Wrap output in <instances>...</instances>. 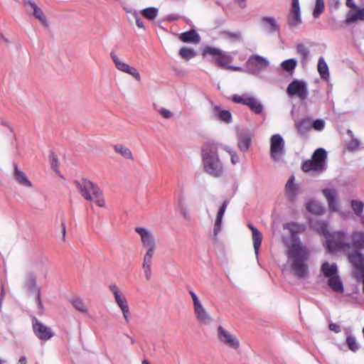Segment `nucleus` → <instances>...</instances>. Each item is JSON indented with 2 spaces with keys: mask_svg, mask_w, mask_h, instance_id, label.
<instances>
[{
  "mask_svg": "<svg viewBox=\"0 0 364 364\" xmlns=\"http://www.w3.org/2000/svg\"><path fill=\"white\" fill-rule=\"evenodd\" d=\"M311 226L326 238V248L329 252L343 250L348 252L352 248L355 251L364 249V232L353 231L350 235V242H348V236L343 230L331 233L328 230V223L323 220L311 222Z\"/></svg>",
  "mask_w": 364,
  "mask_h": 364,
  "instance_id": "f257e3e1",
  "label": "nucleus"
},
{
  "mask_svg": "<svg viewBox=\"0 0 364 364\" xmlns=\"http://www.w3.org/2000/svg\"><path fill=\"white\" fill-rule=\"evenodd\" d=\"M309 255V250L299 242H294L290 245L287 256L291 259V268L296 277L304 278L308 276L309 267L306 262Z\"/></svg>",
  "mask_w": 364,
  "mask_h": 364,
  "instance_id": "f03ea898",
  "label": "nucleus"
},
{
  "mask_svg": "<svg viewBox=\"0 0 364 364\" xmlns=\"http://www.w3.org/2000/svg\"><path fill=\"white\" fill-rule=\"evenodd\" d=\"M135 231L140 235L142 247L146 250L143 258L142 269L145 278L149 281L152 276L151 265L153 256L156 250V242L154 237L148 229L136 227Z\"/></svg>",
  "mask_w": 364,
  "mask_h": 364,
  "instance_id": "7ed1b4c3",
  "label": "nucleus"
},
{
  "mask_svg": "<svg viewBox=\"0 0 364 364\" xmlns=\"http://www.w3.org/2000/svg\"><path fill=\"white\" fill-rule=\"evenodd\" d=\"M204 171L213 177L222 175L223 168L218 154V146L213 143H206L202 149Z\"/></svg>",
  "mask_w": 364,
  "mask_h": 364,
  "instance_id": "20e7f679",
  "label": "nucleus"
},
{
  "mask_svg": "<svg viewBox=\"0 0 364 364\" xmlns=\"http://www.w3.org/2000/svg\"><path fill=\"white\" fill-rule=\"evenodd\" d=\"M74 184L85 200L94 201L99 207H105V200L102 192L96 184L87 179H82L81 181H76Z\"/></svg>",
  "mask_w": 364,
  "mask_h": 364,
  "instance_id": "39448f33",
  "label": "nucleus"
},
{
  "mask_svg": "<svg viewBox=\"0 0 364 364\" xmlns=\"http://www.w3.org/2000/svg\"><path fill=\"white\" fill-rule=\"evenodd\" d=\"M203 54L204 55H208L214 58L215 64L220 68L233 71L241 70V68L240 67L230 65V63L232 62V56L220 48L207 46L204 48Z\"/></svg>",
  "mask_w": 364,
  "mask_h": 364,
  "instance_id": "423d86ee",
  "label": "nucleus"
},
{
  "mask_svg": "<svg viewBox=\"0 0 364 364\" xmlns=\"http://www.w3.org/2000/svg\"><path fill=\"white\" fill-rule=\"evenodd\" d=\"M321 271L323 276L328 279V286L336 292H342L343 287L338 275V267L335 263L329 264L325 262L321 267Z\"/></svg>",
  "mask_w": 364,
  "mask_h": 364,
  "instance_id": "0eeeda50",
  "label": "nucleus"
},
{
  "mask_svg": "<svg viewBox=\"0 0 364 364\" xmlns=\"http://www.w3.org/2000/svg\"><path fill=\"white\" fill-rule=\"evenodd\" d=\"M326 152L322 149H317L313 154L311 159L304 161L301 165V169L304 172L316 171L321 172L325 168V161L326 159Z\"/></svg>",
  "mask_w": 364,
  "mask_h": 364,
  "instance_id": "6e6552de",
  "label": "nucleus"
},
{
  "mask_svg": "<svg viewBox=\"0 0 364 364\" xmlns=\"http://www.w3.org/2000/svg\"><path fill=\"white\" fill-rule=\"evenodd\" d=\"M287 93L289 97L296 96L301 100H305L309 95L306 83L302 80H294L288 85Z\"/></svg>",
  "mask_w": 364,
  "mask_h": 364,
  "instance_id": "1a4fd4ad",
  "label": "nucleus"
},
{
  "mask_svg": "<svg viewBox=\"0 0 364 364\" xmlns=\"http://www.w3.org/2000/svg\"><path fill=\"white\" fill-rule=\"evenodd\" d=\"M218 338L225 346L237 350L240 347V341L237 337L231 334L223 326H219L217 328Z\"/></svg>",
  "mask_w": 364,
  "mask_h": 364,
  "instance_id": "9d476101",
  "label": "nucleus"
},
{
  "mask_svg": "<svg viewBox=\"0 0 364 364\" xmlns=\"http://www.w3.org/2000/svg\"><path fill=\"white\" fill-rule=\"evenodd\" d=\"M109 289L113 294L114 299L119 307L121 309L124 318L130 316V312L127 304V301L124 295L120 291L119 287L115 284L109 285Z\"/></svg>",
  "mask_w": 364,
  "mask_h": 364,
  "instance_id": "9b49d317",
  "label": "nucleus"
},
{
  "mask_svg": "<svg viewBox=\"0 0 364 364\" xmlns=\"http://www.w3.org/2000/svg\"><path fill=\"white\" fill-rule=\"evenodd\" d=\"M284 141L279 134H274L270 139V155L274 161H278L284 154Z\"/></svg>",
  "mask_w": 364,
  "mask_h": 364,
  "instance_id": "f8f14e48",
  "label": "nucleus"
},
{
  "mask_svg": "<svg viewBox=\"0 0 364 364\" xmlns=\"http://www.w3.org/2000/svg\"><path fill=\"white\" fill-rule=\"evenodd\" d=\"M346 253L349 262L355 269V278L364 274V255L358 251H348Z\"/></svg>",
  "mask_w": 364,
  "mask_h": 364,
  "instance_id": "ddd939ff",
  "label": "nucleus"
},
{
  "mask_svg": "<svg viewBox=\"0 0 364 364\" xmlns=\"http://www.w3.org/2000/svg\"><path fill=\"white\" fill-rule=\"evenodd\" d=\"M32 327L35 336L41 341H47L54 336L52 329L38 320L33 321Z\"/></svg>",
  "mask_w": 364,
  "mask_h": 364,
  "instance_id": "4468645a",
  "label": "nucleus"
},
{
  "mask_svg": "<svg viewBox=\"0 0 364 364\" xmlns=\"http://www.w3.org/2000/svg\"><path fill=\"white\" fill-rule=\"evenodd\" d=\"M111 58L114 63L116 68L120 70L121 72L127 73L134 77L136 80L139 81L141 80V76L136 68L130 66L127 63L121 60L117 55L112 52L110 53Z\"/></svg>",
  "mask_w": 364,
  "mask_h": 364,
  "instance_id": "2eb2a0df",
  "label": "nucleus"
},
{
  "mask_svg": "<svg viewBox=\"0 0 364 364\" xmlns=\"http://www.w3.org/2000/svg\"><path fill=\"white\" fill-rule=\"evenodd\" d=\"M288 22L294 27L301 23L299 0H292L291 9L288 16Z\"/></svg>",
  "mask_w": 364,
  "mask_h": 364,
  "instance_id": "dca6fc26",
  "label": "nucleus"
},
{
  "mask_svg": "<svg viewBox=\"0 0 364 364\" xmlns=\"http://www.w3.org/2000/svg\"><path fill=\"white\" fill-rule=\"evenodd\" d=\"M322 192L327 200L329 209L334 212L337 211L338 195L336 191L333 188H325Z\"/></svg>",
  "mask_w": 364,
  "mask_h": 364,
  "instance_id": "f3484780",
  "label": "nucleus"
},
{
  "mask_svg": "<svg viewBox=\"0 0 364 364\" xmlns=\"http://www.w3.org/2000/svg\"><path fill=\"white\" fill-rule=\"evenodd\" d=\"M23 4L26 9H28L30 7L33 10V16L43 24L46 25L47 23L46 18L45 17L42 9L39 8L35 2L30 0H24Z\"/></svg>",
  "mask_w": 364,
  "mask_h": 364,
  "instance_id": "a211bd4d",
  "label": "nucleus"
},
{
  "mask_svg": "<svg viewBox=\"0 0 364 364\" xmlns=\"http://www.w3.org/2000/svg\"><path fill=\"white\" fill-rule=\"evenodd\" d=\"M14 177L18 184L21 186L31 188L33 186L31 181L28 179L26 173L18 168L17 164H14Z\"/></svg>",
  "mask_w": 364,
  "mask_h": 364,
  "instance_id": "6ab92c4d",
  "label": "nucleus"
},
{
  "mask_svg": "<svg viewBox=\"0 0 364 364\" xmlns=\"http://www.w3.org/2000/svg\"><path fill=\"white\" fill-rule=\"evenodd\" d=\"M33 267L37 273L43 275L46 278L49 269V262L46 258L41 257L36 260Z\"/></svg>",
  "mask_w": 364,
  "mask_h": 364,
  "instance_id": "aec40b11",
  "label": "nucleus"
},
{
  "mask_svg": "<svg viewBox=\"0 0 364 364\" xmlns=\"http://www.w3.org/2000/svg\"><path fill=\"white\" fill-rule=\"evenodd\" d=\"M228 204V202L225 200L218 210V212L217 213V216L215 218L214 230H213V233H214L215 236H217L221 230L222 220H223V218L225 214V212L226 210Z\"/></svg>",
  "mask_w": 364,
  "mask_h": 364,
  "instance_id": "412c9836",
  "label": "nucleus"
},
{
  "mask_svg": "<svg viewBox=\"0 0 364 364\" xmlns=\"http://www.w3.org/2000/svg\"><path fill=\"white\" fill-rule=\"evenodd\" d=\"M247 227L251 230L252 234L253 246L255 253L257 255L262 241V235L251 223L247 224Z\"/></svg>",
  "mask_w": 364,
  "mask_h": 364,
  "instance_id": "4be33fe9",
  "label": "nucleus"
},
{
  "mask_svg": "<svg viewBox=\"0 0 364 364\" xmlns=\"http://www.w3.org/2000/svg\"><path fill=\"white\" fill-rule=\"evenodd\" d=\"M219 38L228 41L232 43H236L242 41V33L240 31H222L219 33Z\"/></svg>",
  "mask_w": 364,
  "mask_h": 364,
  "instance_id": "5701e85b",
  "label": "nucleus"
},
{
  "mask_svg": "<svg viewBox=\"0 0 364 364\" xmlns=\"http://www.w3.org/2000/svg\"><path fill=\"white\" fill-rule=\"evenodd\" d=\"M248 65L255 67L258 69H263L269 65V62L264 58L258 55H252L247 60Z\"/></svg>",
  "mask_w": 364,
  "mask_h": 364,
  "instance_id": "b1692460",
  "label": "nucleus"
},
{
  "mask_svg": "<svg viewBox=\"0 0 364 364\" xmlns=\"http://www.w3.org/2000/svg\"><path fill=\"white\" fill-rule=\"evenodd\" d=\"M25 285L26 288L36 294V299L41 303V289L36 284V277L32 274L28 276Z\"/></svg>",
  "mask_w": 364,
  "mask_h": 364,
  "instance_id": "393cba45",
  "label": "nucleus"
},
{
  "mask_svg": "<svg viewBox=\"0 0 364 364\" xmlns=\"http://www.w3.org/2000/svg\"><path fill=\"white\" fill-rule=\"evenodd\" d=\"M213 114L220 120L226 123H230L231 122V113L228 110L222 109L221 107L218 105H215L213 107Z\"/></svg>",
  "mask_w": 364,
  "mask_h": 364,
  "instance_id": "a878e982",
  "label": "nucleus"
},
{
  "mask_svg": "<svg viewBox=\"0 0 364 364\" xmlns=\"http://www.w3.org/2000/svg\"><path fill=\"white\" fill-rule=\"evenodd\" d=\"M179 39L184 43H198L200 36L194 30H191L182 33L179 36Z\"/></svg>",
  "mask_w": 364,
  "mask_h": 364,
  "instance_id": "bb28decb",
  "label": "nucleus"
},
{
  "mask_svg": "<svg viewBox=\"0 0 364 364\" xmlns=\"http://www.w3.org/2000/svg\"><path fill=\"white\" fill-rule=\"evenodd\" d=\"M317 70L322 79L329 78L328 66L323 57H320L318 61Z\"/></svg>",
  "mask_w": 364,
  "mask_h": 364,
  "instance_id": "cd10ccee",
  "label": "nucleus"
},
{
  "mask_svg": "<svg viewBox=\"0 0 364 364\" xmlns=\"http://www.w3.org/2000/svg\"><path fill=\"white\" fill-rule=\"evenodd\" d=\"M113 148L115 152L121 154L124 158L131 160L134 159L132 153L128 147L122 144H117L114 145Z\"/></svg>",
  "mask_w": 364,
  "mask_h": 364,
  "instance_id": "c85d7f7f",
  "label": "nucleus"
},
{
  "mask_svg": "<svg viewBox=\"0 0 364 364\" xmlns=\"http://www.w3.org/2000/svg\"><path fill=\"white\" fill-rule=\"evenodd\" d=\"M286 192H287V195L288 196V198L291 200H292L295 196H296V187L294 184V176H291L287 184H286Z\"/></svg>",
  "mask_w": 364,
  "mask_h": 364,
  "instance_id": "c756f323",
  "label": "nucleus"
},
{
  "mask_svg": "<svg viewBox=\"0 0 364 364\" xmlns=\"http://www.w3.org/2000/svg\"><path fill=\"white\" fill-rule=\"evenodd\" d=\"M70 304L77 311L82 313H87V308L82 299L80 297H75L70 301Z\"/></svg>",
  "mask_w": 364,
  "mask_h": 364,
  "instance_id": "7c9ffc66",
  "label": "nucleus"
},
{
  "mask_svg": "<svg viewBox=\"0 0 364 364\" xmlns=\"http://www.w3.org/2000/svg\"><path fill=\"white\" fill-rule=\"evenodd\" d=\"M159 10L155 7H148L141 11L143 17L149 21H154L158 16Z\"/></svg>",
  "mask_w": 364,
  "mask_h": 364,
  "instance_id": "2f4dec72",
  "label": "nucleus"
},
{
  "mask_svg": "<svg viewBox=\"0 0 364 364\" xmlns=\"http://www.w3.org/2000/svg\"><path fill=\"white\" fill-rule=\"evenodd\" d=\"M247 106L255 114H259L263 111L262 105L255 97H251Z\"/></svg>",
  "mask_w": 364,
  "mask_h": 364,
  "instance_id": "473e14b6",
  "label": "nucleus"
},
{
  "mask_svg": "<svg viewBox=\"0 0 364 364\" xmlns=\"http://www.w3.org/2000/svg\"><path fill=\"white\" fill-rule=\"evenodd\" d=\"M306 209L310 213H312L316 215H319L323 213V207L320 203L311 200L306 204Z\"/></svg>",
  "mask_w": 364,
  "mask_h": 364,
  "instance_id": "72a5a7b5",
  "label": "nucleus"
},
{
  "mask_svg": "<svg viewBox=\"0 0 364 364\" xmlns=\"http://www.w3.org/2000/svg\"><path fill=\"white\" fill-rule=\"evenodd\" d=\"M251 144V138L248 135L241 136L238 140V147L242 151L248 150Z\"/></svg>",
  "mask_w": 364,
  "mask_h": 364,
  "instance_id": "f704fd0d",
  "label": "nucleus"
},
{
  "mask_svg": "<svg viewBox=\"0 0 364 364\" xmlns=\"http://www.w3.org/2000/svg\"><path fill=\"white\" fill-rule=\"evenodd\" d=\"M266 28L269 31L273 32L278 29L275 20L273 17H264L262 20Z\"/></svg>",
  "mask_w": 364,
  "mask_h": 364,
  "instance_id": "c9c22d12",
  "label": "nucleus"
},
{
  "mask_svg": "<svg viewBox=\"0 0 364 364\" xmlns=\"http://www.w3.org/2000/svg\"><path fill=\"white\" fill-rule=\"evenodd\" d=\"M179 55L185 60H190L196 55V51L190 48L183 47L179 50Z\"/></svg>",
  "mask_w": 364,
  "mask_h": 364,
  "instance_id": "e433bc0d",
  "label": "nucleus"
},
{
  "mask_svg": "<svg viewBox=\"0 0 364 364\" xmlns=\"http://www.w3.org/2000/svg\"><path fill=\"white\" fill-rule=\"evenodd\" d=\"M296 64V60L290 58L283 61L281 66L284 70L291 73L295 69Z\"/></svg>",
  "mask_w": 364,
  "mask_h": 364,
  "instance_id": "4c0bfd02",
  "label": "nucleus"
},
{
  "mask_svg": "<svg viewBox=\"0 0 364 364\" xmlns=\"http://www.w3.org/2000/svg\"><path fill=\"white\" fill-rule=\"evenodd\" d=\"M357 20H364V8L358 10L356 12L349 15L346 19L347 22H354Z\"/></svg>",
  "mask_w": 364,
  "mask_h": 364,
  "instance_id": "58836bf2",
  "label": "nucleus"
},
{
  "mask_svg": "<svg viewBox=\"0 0 364 364\" xmlns=\"http://www.w3.org/2000/svg\"><path fill=\"white\" fill-rule=\"evenodd\" d=\"M251 97L252 96H250L247 95H234L232 97V100L235 103H240V104L247 105L250 102L249 100L250 99Z\"/></svg>",
  "mask_w": 364,
  "mask_h": 364,
  "instance_id": "ea45409f",
  "label": "nucleus"
},
{
  "mask_svg": "<svg viewBox=\"0 0 364 364\" xmlns=\"http://www.w3.org/2000/svg\"><path fill=\"white\" fill-rule=\"evenodd\" d=\"M346 344L348 348L353 352H355L358 350V346L356 343V339L354 336L348 335L346 338Z\"/></svg>",
  "mask_w": 364,
  "mask_h": 364,
  "instance_id": "a19ab883",
  "label": "nucleus"
},
{
  "mask_svg": "<svg viewBox=\"0 0 364 364\" xmlns=\"http://www.w3.org/2000/svg\"><path fill=\"white\" fill-rule=\"evenodd\" d=\"M324 9V2L323 0H316V5L314 10L313 11V16L315 18L319 16V15L323 11Z\"/></svg>",
  "mask_w": 364,
  "mask_h": 364,
  "instance_id": "79ce46f5",
  "label": "nucleus"
},
{
  "mask_svg": "<svg viewBox=\"0 0 364 364\" xmlns=\"http://www.w3.org/2000/svg\"><path fill=\"white\" fill-rule=\"evenodd\" d=\"M351 207L354 211V213L357 215H360L363 210V203L361 201L353 200L351 201Z\"/></svg>",
  "mask_w": 364,
  "mask_h": 364,
  "instance_id": "37998d69",
  "label": "nucleus"
},
{
  "mask_svg": "<svg viewBox=\"0 0 364 364\" xmlns=\"http://www.w3.org/2000/svg\"><path fill=\"white\" fill-rule=\"evenodd\" d=\"M194 311L198 318H205L207 316L206 311L203 307L201 303L198 305L194 306Z\"/></svg>",
  "mask_w": 364,
  "mask_h": 364,
  "instance_id": "c03bdc74",
  "label": "nucleus"
},
{
  "mask_svg": "<svg viewBox=\"0 0 364 364\" xmlns=\"http://www.w3.org/2000/svg\"><path fill=\"white\" fill-rule=\"evenodd\" d=\"M297 53L301 56L302 60H305L309 56V50L303 44H298L296 46Z\"/></svg>",
  "mask_w": 364,
  "mask_h": 364,
  "instance_id": "a18cd8bd",
  "label": "nucleus"
},
{
  "mask_svg": "<svg viewBox=\"0 0 364 364\" xmlns=\"http://www.w3.org/2000/svg\"><path fill=\"white\" fill-rule=\"evenodd\" d=\"M287 227L289 228V231L293 233L299 232L304 230L303 225H297L294 223L287 224Z\"/></svg>",
  "mask_w": 364,
  "mask_h": 364,
  "instance_id": "49530a36",
  "label": "nucleus"
},
{
  "mask_svg": "<svg viewBox=\"0 0 364 364\" xmlns=\"http://www.w3.org/2000/svg\"><path fill=\"white\" fill-rule=\"evenodd\" d=\"M132 15H133V16L135 18L136 25L137 26V27L139 28L145 29L143 21L141 20V18L139 16L138 13L136 12V11H134L132 13Z\"/></svg>",
  "mask_w": 364,
  "mask_h": 364,
  "instance_id": "de8ad7c7",
  "label": "nucleus"
},
{
  "mask_svg": "<svg viewBox=\"0 0 364 364\" xmlns=\"http://www.w3.org/2000/svg\"><path fill=\"white\" fill-rule=\"evenodd\" d=\"M313 127L316 130H322L324 127V122L321 119H316L312 124Z\"/></svg>",
  "mask_w": 364,
  "mask_h": 364,
  "instance_id": "09e8293b",
  "label": "nucleus"
},
{
  "mask_svg": "<svg viewBox=\"0 0 364 364\" xmlns=\"http://www.w3.org/2000/svg\"><path fill=\"white\" fill-rule=\"evenodd\" d=\"M158 112L161 114V116L164 119H169L173 116V114L169 110L165 108H161L159 109Z\"/></svg>",
  "mask_w": 364,
  "mask_h": 364,
  "instance_id": "8fccbe9b",
  "label": "nucleus"
},
{
  "mask_svg": "<svg viewBox=\"0 0 364 364\" xmlns=\"http://www.w3.org/2000/svg\"><path fill=\"white\" fill-rule=\"evenodd\" d=\"M360 143L357 139H352L348 144L349 150H355L359 147Z\"/></svg>",
  "mask_w": 364,
  "mask_h": 364,
  "instance_id": "3c124183",
  "label": "nucleus"
},
{
  "mask_svg": "<svg viewBox=\"0 0 364 364\" xmlns=\"http://www.w3.org/2000/svg\"><path fill=\"white\" fill-rule=\"evenodd\" d=\"M328 328L331 331H333L335 333H338L341 331V327L337 323H331L328 326Z\"/></svg>",
  "mask_w": 364,
  "mask_h": 364,
  "instance_id": "603ef678",
  "label": "nucleus"
},
{
  "mask_svg": "<svg viewBox=\"0 0 364 364\" xmlns=\"http://www.w3.org/2000/svg\"><path fill=\"white\" fill-rule=\"evenodd\" d=\"M189 293H190L192 300H193V306L200 304V301H199L197 295L193 291H190Z\"/></svg>",
  "mask_w": 364,
  "mask_h": 364,
  "instance_id": "864d4df0",
  "label": "nucleus"
},
{
  "mask_svg": "<svg viewBox=\"0 0 364 364\" xmlns=\"http://www.w3.org/2000/svg\"><path fill=\"white\" fill-rule=\"evenodd\" d=\"M231 154V162L232 164H236L239 162V156L235 152H230Z\"/></svg>",
  "mask_w": 364,
  "mask_h": 364,
  "instance_id": "5fc2aeb1",
  "label": "nucleus"
},
{
  "mask_svg": "<svg viewBox=\"0 0 364 364\" xmlns=\"http://www.w3.org/2000/svg\"><path fill=\"white\" fill-rule=\"evenodd\" d=\"M235 1L240 8L244 9L246 7V0H235Z\"/></svg>",
  "mask_w": 364,
  "mask_h": 364,
  "instance_id": "6e6d98bb",
  "label": "nucleus"
},
{
  "mask_svg": "<svg viewBox=\"0 0 364 364\" xmlns=\"http://www.w3.org/2000/svg\"><path fill=\"white\" fill-rule=\"evenodd\" d=\"M309 121L306 119L301 120L299 124H297L298 129H301L302 127H304L306 124H309Z\"/></svg>",
  "mask_w": 364,
  "mask_h": 364,
  "instance_id": "4d7b16f0",
  "label": "nucleus"
},
{
  "mask_svg": "<svg viewBox=\"0 0 364 364\" xmlns=\"http://www.w3.org/2000/svg\"><path fill=\"white\" fill-rule=\"evenodd\" d=\"M51 166L53 169H56L58 167V160L55 156L53 157L51 161Z\"/></svg>",
  "mask_w": 364,
  "mask_h": 364,
  "instance_id": "13d9d810",
  "label": "nucleus"
},
{
  "mask_svg": "<svg viewBox=\"0 0 364 364\" xmlns=\"http://www.w3.org/2000/svg\"><path fill=\"white\" fill-rule=\"evenodd\" d=\"M356 279L358 281H359V280L362 281V283L363 284V292H364V274L360 275V276H359V277H356Z\"/></svg>",
  "mask_w": 364,
  "mask_h": 364,
  "instance_id": "bf43d9fd",
  "label": "nucleus"
},
{
  "mask_svg": "<svg viewBox=\"0 0 364 364\" xmlns=\"http://www.w3.org/2000/svg\"><path fill=\"white\" fill-rule=\"evenodd\" d=\"M19 363L21 364H26V357H24V356L21 357L20 359H19Z\"/></svg>",
  "mask_w": 364,
  "mask_h": 364,
  "instance_id": "052dcab7",
  "label": "nucleus"
},
{
  "mask_svg": "<svg viewBox=\"0 0 364 364\" xmlns=\"http://www.w3.org/2000/svg\"><path fill=\"white\" fill-rule=\"evenodd\" d=\"M62 229H63V237H65L66 230H65V225L64 224H62Z\"/></svg>",
  "mask_w": 364,
  "mask_h": 364,
  "instance_id": "680f3d73",
  "label": "nucleus"
},
{
  "mask_svg": "<svg viewBox=\"0 0 364 364\" xmlns=\"http://www.w3.org/2000/svg\"><path fill=\"white\" fill-rule=\"evenodd\" d=\"M348 7L350 8H355V4L354 3H353L351 1H350V4H346Z\"/></svg>",
  "mask_w": 364,
  "mask_h": 364,
  "instance_id": "e2e57ef3",
  "label": "nucleus"
},
{
  "mask_svg": "<svg viewBox=\"0 0 364 364\" xmlns=\"http://www.w3.org/2000/svg\"><path fill=\"white\" fill-rule=\"evenodd\" d=\"M142 364H151V363H150L148 360H144L142 361Z\"/></svg>",
  "mask_w": 364,
  "mask_h": 364,
  "instance_id": "0e129e2a",
  "label": "nucleus"
},
{
  "mask_svg": "<svg viewBox=\"0 0 364 364\" xmlns=\"http://www.w3.org/2000/svg\"><path fill=\"white\" fill-rule=\"evenodd\" d=\"M362 223L364 224V216L362 218Z\"/></svg>",
  "mask_w": 364,
  "mask_h": 364,
  "instance_id": "69168bd1",
  "label": "nucleus"
},
{
  "mask_svg": "<svg viewBox=\"0 0 364 364\" xmlns=\"http://www.w3.org/2000/svg\"><path fill=\"white\" fill-rule=\"evenodd\" d=\"M183 215H184V217H186H186H187V213H183Z\"/></svg>",
  "mask_w": 364,
  "mask_h": 364,
  "instance_id": "338daca9",
  "label": "nucleus"
}]
</instances>
